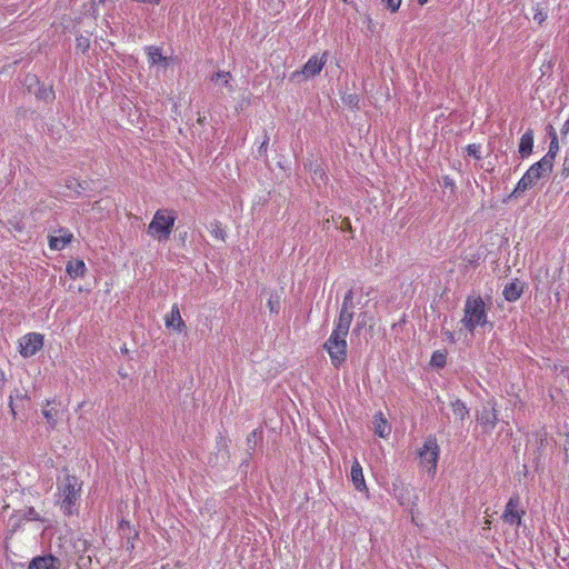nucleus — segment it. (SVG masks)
<instances>
[{"label": "nucleus", "mask_w": 569, "mask_h": 569, "mask_svg": "<svg viewBox=\"0 0 569 569\" xmlns=\"http://www.w3.org/2000/svg\"><path fill=\"white\" fill-rule=\"evenodd\" d=\"M80 491L81 482L76 476L67 475L58 485V503L66 516H71L77 511Z\"/></svg>", "instance_id": "1"}, {"label": "nucleus", "mask_w": 569, "mask_h": 569, "mask_svg": "<svg viewBox=\"0 0 569 569\" xmlns=\"http://www.w3.org/2000/svg\"><path fill=\"white\" fill-rule=\"evenodd\" d=\"M461 323L469 332L488 323L486 303L480 296H469L466 299Z\"/></svg>", "instance_id": "2"}, {"label": "nucleus", "mask_w": 569, "mask_h": 569, "mask_svg": "<svg viewBox=\"0 0 569 569\" xmlns=\"http://www.w3.org/2000/svg\"><path fill=\"white\" fill-rule=\"evenodd\" d=\"M177 213L170 209H158L150 221L147 233L159 242L167 241L173 230Z\"/></svg>", "instance_id": "3"}, {"label": "nucleus", "mask_w": 569, "mask_h": 569, "mask_svg": "<svg viewBox=\"0 0 569 569\" xmlns=\"http://www.w3.org/2000/svg\"><path fill=\"white\" fill-rule=\"evenodd\" d=\"M551 172L547 167L546 161H538L530 166V168L520 178L510 197L518 198L521 193L537 184L540 179H543Z\"/></svg>", "instance_id": "4"}, {"label": "nucleus", "mask_w": 569, "mask_h": 569, "mask_svg": "<svg viewBox=\"0 0 569 569\" xmlns=\"http://www.w3.org/2000/svg\"><path fill=\"white\" fill-rule=\"evenodd\" d=\"M418 456L420 467L426 470L429 476L435 477L440 456V447L435 436L430 435L426 438L422 448L418 451Z\"/></svg>", "instance_id": "5"}, {"label": "nucleus", "mask_w": 569, "mask_h": 569, "mask_svg": "<svg viewBox=\"0 0 569 569\" xmlns=\"http://www.w3.org/2000/svg\"><path fill=\"white\" fill-rule=\"evenodd\" d=\"M347 336L332 330L323 345V349L328 352L335 368H340L347 361Z\"/></svg>", "instance_id": "6"}, {"label": "nucleus", "mask_w": 569, "mask_h": 569, "mask_svg": "<svg viewBox=\"0 0 569 569\" xmlns=\"http://www.w3.org/2000/svg\"><path fill=\"white\" fill-rule=\"evenodd\" d=\"M352 291H348L343 298L338 320L335 323L333 331L348 335L352 322Z\"/></svg>", "instance_id": "7"}, {"label": "nucleus", "mask_w": 569, "mask_h": 569, "mask_svg": "<svg viewBox=\"0 0 569 569\" xmlns=\"http://www.w3.org/2000/svg\"><path fill=\"white\" fill-rule=\"evenodd\" d=\"M43 347V336L38 332L24 335L19 340V352L23 358L33 357Z\"/></svg>", "instance_id": "8"}, {"label": "nucleus", "mask_w": 569, "mask_h": 569, "mask_svg": "<svg viewBox=\"0 0 569 569\" xmlns=\"http://www.w3.org/2000/svg\"><path fill=\"white\" fill-rule=\"evenodd\" d=\"M520 500L519 497H511L505 508V511L501 516L502 520L511 526L519 527L521 525V517L525 511L519 510Z\"/></svg>", "instance_id": "9"}, {"label": "nucleus", "mask_w": 569, "mask_h": 569, "mask_svg": "<svg viewBox=\"0 0 569 569\" xmlns=\"http://www.w3.org/2000/svg\"><path fill=\"white\" fill-rule=\"evenodd\" d=\"M328 51H325L321 56H311L305 63L301 73L307 78L319 74L328 61Z\"/></svg>", "instance_id": "10"}, {"label": "nucleus", "mask_w": 569, "mask_h": 569, "mask_svg": "<svg viewBox=\"0 0 569 569\" xmlns=\"http://www.w3.org/2000/svg\"><path fill=\"white\" fill-rule=\"evenodd\" d=\"M478 421L485 432H491L498 421V415L495 406H485L478 416Z\"/></svg>", "instance_id": "11"}, {"label": "nucleus", "mask_w": 569, "mask_h": 569, "mask_svg": "<svg viewBox=\"0 0 569 569\" xmlns=\"http://www.w3.org/2000/svg\"><path fill=\"white\" fill-rule=\"evenodd\" d=\"M166 326L177 332L186 330V323L181 318L180 310L177 305H173L169 315L166 316Z\"/></svg>", "instance_id": "12"}, {"label": "nucleus", "mask_w": 569, "mask_h": 569, "mask_svg": "<svg viewBox=\"0 0 569 569\" xmlns=\"http://www.w3.org/2000/svg\"><path fill=\"white\" fill-rule=\"evenodd\" d=\"M350 478H351L352 485L355 486V488L358 491H360V492L367 491V485H366V480L363 477L362 467L357 459H355V461L351 466Z\"/></svg>", "instance_id": "13"}, {"label": "nucleus", "mask_w": 569, "mask_h": 569, "mask_svg": "<svg viewBox=\"0 0 569 569\" xmlns=\"http://www.w3.org/2000/svg\"><path fill=\"white\" fill-rule=\"evenodd\" d=\"M60 236H50L49 237V247L52 250L60 251L66 248L67 244H69L73 238L72 233L69 232L67 229H60L59 230Z\"/></svg>", "instance_id": "14"}, {"label": "nucleus", "mask_w": 569, "mask_h": 569, "mask_svg": "<svg viewBox=\"0 0 569 569\" xmlns=\"http://www.w3.org/2000/svg\"><path fill=\"white\" fill-rule=\"evenodd\" d=\"M373 431L380 438H387L391 432V427L381 411L373 417Z\"/></svg>", "instance_id": "15"}, {"label": "nucleus", "mask_w": 569, "mask_h": 569, "mask_svg": "<svg viewBox=\"0 0 569 569\" xmlns=\"http://www.w3.org/2000/svg\"><path fill=\"white\" fill-rule=\"evenodd\" d=\"M522 292L523 286L518 280H515L505 286L502 295L507 301L515 302L521 297Z\"/></svg>", "instance_id": "16"}, {"label": "nucleus", "mask_w": 569, "mask_h": 569, "mask_svg": "<svg viewBox=\"0 0 569 569\" xmlns=\"http://www.w3.org/2000/svg\"><path fill=\"white\" fill-rule=\"evenodd\" d=\"M533 148V131L528 129L520 138L519 153L522 159L528 158Z\"/></svg>", "instance_id": "17"}, {"label": "nucleus", "mask_w": 569, "mask_h": 569, "mask_svg": "<svg viewBox=\"0 0 569 569\" xmlns=\"http://www.w3.org/2000/svg\"><path fill=\"white\" fill-rule=\"evenodd\" d=\"M56 400H47L46 408L42 410V415L47 420L48 428L53 430L58 423L59 410L53 406Z\"/></svg>", "instance_id": "18"}, {"label": "nucleus", "mask_w": 569, "mask_h": 569, "mask_svg": "<svg viewBox=\"0 0 569 569\" xmlns=\"http://www.w3.org/2000/svg\"><path fill=\"white\" fill-rule=\"evenodd\" d=\"M57 559L51 556H39L31 560L29 569H57Z\"/></svg>", "instance_id": "19"}, {"label": "nucleus", "mask_w": 569, "mask_h": 569, "mask_svg": "<svg viewBox=\"0 0 569 569\" xmlns=\"http://www.w3.org/2000/svg\"><path fill=\"white\" fill-rule=\"evenodd\" d=\"M231 73L228 71H218L210 77V81L218 87H224L229 92H233L234 88L231 84Z\"/></svg>", "instance_id": "20"}, {"label": "nucleus", "mask_w": 569, "mask_h": 569, "mask_svg": "<svg viewBox=\"0 0 569 569\" xmlns=\"http://www.w3.org/2000/svg\"><path fill=\"white\" fill-rule=\"evenodd\" d=\"M146 51L148 54L149 63L151 66L159 64V63H162L164 66L167 64L168 58L162 54L161 48L156 47V46H149V47H146Z\"/></svg>", "instance_id": "21"}, {"label": "nucleus", "mask_w": 569, "mask_h": 569, "mask_svg": "<svg viewBox=\"0 0 569 569\" xmlns=\"http://www.w3.org/2000/svg\"><path fill=\"white\" fill-rule=\"evenodd\" d=\"M66 270L72 279H77L84 276L87 268L82 260L77 259L73 261H69Z\"/></svg>", "instance_id": "22"}, {"label": "nucleus", "mask_w": 569, "mask_h": 569, "mask_svg": "<svg viewBox=\"0 0 569 569\" xmlns=\"http://www.w3.org/2000/svg\"><path fill=\"white\" fill-rule=\"evenodd\" d=\"M559 150L558 139L555 136L550 142L548 152L540 159V161H546L547 167L552 170L553 168V161L556 158V154Z\"/></svg>", "instance_id": "23"}, {"label": "nucleus", "mask_w": 569, "mask_h": 569, "mask_svg": "<svg viewBox=\"0 0 569 569\" xmlns=\"http://www.w3.org/2000/svg\"><path fill=\"white\" fill-rule=\"evenodd\" d=\"M455 417L459 420H465L469 416V409L466 403L460 399H456L450 403Z\"/></svg>", "instance_id": "24"}, {"label": "nucleus", "mask_w": 569, "mask_h": 569, "mask_svg": "<svg viewBox=\"0 0 569 569\" xmlns=\"http://www.w3.org/2000/svg\"><path fill=\"white\" fill-rule=\"evenodd\" d=\"M208 230L213 238L221 240V241L226 240V231L220 221L214 220V221L210 222Z\"/></svg>", "instance_id": "25"}, {"label": "nucleus", "mask_w": 569, "mask_h": 569, "mask_svg": "<svg viewBox=\"0 0 569 569\" xmlns=\"http://www.w3.org/2000/svg\"><path fill=\"white\" fill-rule=\"evenodd\" d=\"M532 10H533V14H532L533 21L537 22L538 24H542L548 17L547 8L540 3H537L532 8Z\"/></svg>", "instance_id": "26"}, {"label": "nucleus", "mask_w": 569, "mask_h": 569, "mask_svg": "<svg viewBox=\"0 0 569 569\" xmlns=\"http://www.w3.org/2000/svg\"><path fill=\"white\" fill-rule=\"evenodd\" d=\"M24 523H26L24 518L20 515L19 511L16 512L14 515H12L8 520V525L12 532H16V531L22 529Z\"/></svg>", "instance_id": "27"}, {"label": "nucleus", "mask_w": 569, "mask_h": 569, "mask_svg": "<svg viewBox=\"0 0 569 569\" xmlns=\"http://www.w3.org/2000/svg\"><path fill=\"white\" fill-rule=\"evenodd\" d=\"M20 515L24 518V521H41L43 522V518L40 516V513L33 508L29 507L24 510L19 511Z\"/></svg>", "instance_id": "28"}, {"label": "nucleus", "mask_w": 569, "mask_h": 569, "mask_svg": "<svg viewBox=\"0 0 569 569\" xmlns=\"http://www.w3.org/2000/svg\"><path fill=\"white\" fill-rule=\"evenodd\" d=\"M446 362H447L446 352L437 350L432 353L430 363L433 367L443 368L446 366Z\"/></svg>", "instance_id": "29"}, {"label": "nucleus", "mask_w": 569, "mask_h": 569, "mask_svg": "<svg viewBox=\"0 0 569 569\" xmlns=\"http://www.w3.org/2000/svg\"><path fill=\"white\" fill-rule=\"evenodd\" d=\"M342 102L351 109L358 108L359 97L356 93H348L342 96Z\"/></svg>", "instance_id": "30"}, {"label": "nucleus", "mask_w": 569, "mask_h": 569, "mask_svg": "<svg viewBox=\"0 0 569 569\" xmlns=\"http://www.w3.org/2000/svg\"><path fill=\"white\" fill-rule=\"evenodd\" d=\"M466 151L468 156L473 157L477 160L482 159L481 156V146L477 143H471L466 147Z\"/></svg>", "instance_id": "31"}, {"label": "nucleus", "mask_w": 569, "mask_h": 569, "mask_svg": "<svg viewBox=\"0 0 569 569\" xmlns=\"http://www.w3.org/2000/svg\"><path fill=\"white\" fill-rule=\"evenodd\" d=\"M381 2L391 12H397L402 3V0H381Z\"/></svg>", "instance_id": "32"}, {"label": "nucleus", "mask_w": 569, "mask_h": 569, "mask_svg": "<svg viewBox=\"0 0 569 569\" xmlns=\"http://www.w3.org/2000/svg\"><path fill=\"white\" fill-rule=\"evenodd\" d=\"M268 307L270 312L278 313L280 309V298L278 296L273 297L271 296L268 300Z\"/></svg>", "instance_id": "33"}, {"label": "nucleus", "mask_w": 569, "mask_h": 569, "mask_svg": "<svg viewBox=\"0 0 569 569\" xmlns=\"http://www.w3.org/2000/svg\"><path fill=\"white\" fill-rule=\"evenodd\" d=\"M258 430H253L247 438L249 448L253 449L258 441Z\"/></svg>", "instance_id": "34"}, {"label": "nucleus", "mask_w": 569, "mask_h": 569, "mask_svg": "<svg viewBox=\"0 0 569 569\" xmlns=\"http://www.w3.org/2000/svg\"><path fill=\"white\" fill-rule=\"evenodd\" d=\"M38 97L41 99H44V100H50V99L54 98V94L51 89L50 90L43 89V90L39 91Z\"/></svg>", "instance_id": "35"}, {"label": "nucleus", "mask_w": 569, "mask_h": 569, "mask_svg": "<svg viewBox=\"0 0 569 569\" xmlns=\"http://www.w3.org/2000/svg\"><path fill=\"white\" fill-rule=\"evenodd\" d=\"M442 335L445 337V340L450 342V343H455L456 342V336L452 331L450 330H442Z\"/></svg>", "instance_id": "36"}, {"label": "nucleus", "mask_w": 569, "mask_h": 569, "mask_svg": "<svg viewBox=\"0 0 569 569\" xmlns=\"http://www.w3.org/2000/svg\"><path fill=\"white\" fill-rule=\"evenodd\" d=\"M268 137L264 138V140L262 141V143L260 144V147L258 148V152L259 154H262L267 151V147H268Z\"/></svg>", "instance_id": "37"}, {"label": "nucleus", "mask_w": 569, "mask_h": 569, "mask_svg": "<svg viewBox=\"0 0 569 569\" xmlns=\"http://www.w3.org/2000/svg\"><path fill=\"white\" fill-rule=\"evenodd\" d=\"M6 383V375L3 370L0 369V397L2 396V390Z\"/></svg>", "instance_id": "38"}, {"label": "nucleus", "mask_w": 569, "mask_h": 569, "mask_svg": "<svg viewBox=\"0 0 569 569\" xmlns=\"http://www.w3.org/2000/svg\"><path fill=\"white\" fill-rule=\"evenodd\" d=\"M9 407H10V411H11L12 416L14 417L16 416V410H14V407H13V403H12V396H10Z\"/></svg>", "instance_id": "39"}, {"label": "nucleus", "mask_w": 569, "mask_h": 569, "mask_svg": "<svg viewBox=\"0 0 569 569\" xmlns=\"http://www.w3.org/2000/svg\"><path fill=\"white\" fill-rule=\"evenodd\" d=\"M563 132H569V119L563 123Z\"/></svg>", "instance_id": "40"}, {"label": "nucleus", "mask_w": 569, "mask_h": 569, "mask_svg": "<svg viewBox=\"0 0 569 569\" xmlns=\"http://www.w3.org/2000/svg\"><path fill=\"white\" fill-rule=\"evenodd\" d=\"M420 6H423L428 2V0H417Z\"/></svg>", "instance_id": "41"}, {"label": "nucleus", "mask_w": 569, "mask_h": 569, "mask_svg": "<svg viewBox=\"0 0 569 569\" xmlns=\"http://www.w3.org/2000/svg\"><path fill=\"white\" fill-rule=\"evenodd\" d=\"M120 526H121V527H123V526L129 527V522H127V521H121Z\"/></svg>", "instance_id": "42"}, {"label": "nucleus", "mask_w": 569, "mask_h": 569, "mask_svg": "<svg viewBox=\"0 0 569 569\" xmlns=\"http://www.w3.org/2000/svg\"><path fill=\"white\" fill-rule=\"evenodd\" d=\"M343 222L348 226V228H350V221L348 219L345 220Z\"/></svg>", "instance_id": "43"}, {"label": "nucleus", "mask_w": 569, "mask_h": 569, "mask_svg": "<svg viewBox=\"0 0 569 569\" xmlns=\"http://www.w3.org/2000/svg\"><path fill=\"white\" fill-rule=\"evenodd\" d=\"M203 121H204V118H199V119H198V122H199V123H202Z\"/></svg>", "instance_id": "44"}, {"label": "nucleus", "mask_w": 569, "mask_h": 569, "mask_svg": "<svg viewBox=\"0 0 569 569\" xmlns=\"http://www.w3.org/2000/svg\"><path fill=\"white\" fill-rule=\"evenodd\" d=\"M563 171H565V177H568V170H567V168H563Z\"/></svg>", "instance_id": "45"}, {"label": "nucleus", "mask_w": 569, "mask_h": 569, "mask_svg": "<svg viewBox=\"0 0 569 569\" xmlns=\"http://www.w3.org/2000/svg\"><path fill=\"white\" fill-rule=\"evenodd\" d=\"M563 171H565V177H568V170H567V168H563Z\"/></svg>", "instance_id": "46"}, {"label": "nucleus", "mask_w": 569, "mask_h": 569, "mask_svg": "<svg viewBox=\"0 0 569 569\" xmlns=\"http://www.w3.org/2000/svg\"><path fill=\"white\" fill-rule=\"evenodd\" d=\"M563 171H565V177H568V170H567V168H563Z\"/></svg>", "instance_id": "47"}, {"label": "nucleus", "mask_w": 569, "mask_h": 569, "mask_svg": "<svg viewBox=\"0 0 569 569\" xmlns=\"http://www.w3.org/2000/svg\"><path fill=\"white\" fill-rule=\"evenodd\" d=\"M490 523H491L490 520L486 521V525H487L488 528L490 527Z\"/></svg>", "instance_id": "48"}]
</instances>
